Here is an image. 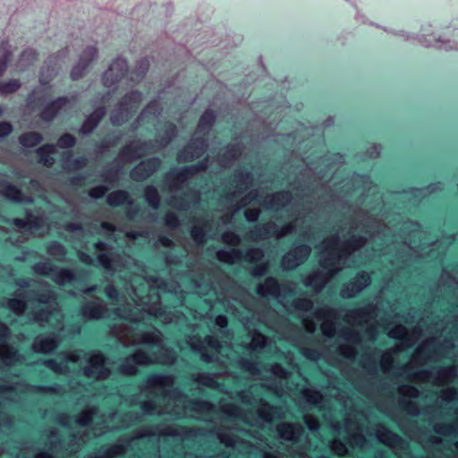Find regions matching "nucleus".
I'll list each match as a JSON object with an SVG mask.
<instances>
[{"label":"nucleus","instance_id":"28","mask_svg":"<svg viewBox=\"0 0 458 458\" xmlns=\"http://www.w3.org/2000/svg\"><path fill=\"white\" fill-rule=\"evenodd\" d=\"M98 56V48L96 46H89L87 47L80 55L79 61L72 67L71 72V78L73 81H77L82 78L90 64L93 60H95Z\"/></svg>","mask_w":458,"mask_h":458},{"label":"nucleus","instance_id":"47","mask_svg":"<svg viewBox=\"0 0 458 458\" xmlns=\"http://www.w3.org/2000/svg\"><path fill=\"white\" fill-rule=\"evenodd\" d=\"M191 379L203 386L212 389L223 390L222 385L216 380L214 374L207 372H196L191 374Z\"/></svg>","mask_w":458,"mask_h":458},{"label":"nucleus","instance_id":"8","mask_svg":"<svg viewBox=\"0 0 458 458\" xmlns=\"http://www.w3.org/2000/svg\"><path fill=\"white\" fill-rule=\"evenodd\" d=\"M216 114L213 110L208 109L200 116L195 135L190 142L178 152L177 161L180 163L190 162L200 157L208 148L206 136L209 133L214 123Z\"/></svg>","mask_w":458,"mask_h":458},{"label":"nucleus","instance_id":"23","mask_svg":"<svg viewBox=\"0 0 458 458\" xmlns=\"http://www.w3.org/2000/svg\"><path fill=\"white\" fill-rule=\"evenodd\" d=\"M311 247L307 243L294 246L282 258L281 265L284 270H293L303 264L311 253Z\"/></svg>","mask_w":458,"mask_h":458},{"label":"nucleus","instance_id":"7","mask_svg":"<svg viewBox=\"0 0 458 458\" xmlns=\"http://www.w3.org/2000/svg\"><path fill=\"white\" fill-rule=\"evenodd\" d=\"M253 183V174L246 168L234 171L229 182V187L225 194V200L233 208L231 217L242 208L252 203L259 197V191L252 190L243 196L240 203H234L235 199L244 193Z\"/></svg>","mask_w":458,"mask_h":458},{"label":"nucleus","instance_id":"31","mask_svg":"<svg viewBox=\"0 0 458 458\" xmlns=\"http://www.w3.org/2000/svg\"><path fill=\"white\" fill-rule=\"evenodd\" d=\"M23 385L25 386L26 389L34 394H57L62 390V386L55 383L52 385H33V384H28V383H21V382H16V383H11V384H3L0 385V392H13L19 389L20 386Z\"/></svg>","mask_w":458,"mask_h":458},{"label":"nucleus","instance_id":"57","mask_svg":"<svg viewBox=\"0 0 458 458\" xmlns=\"http://www.w3.org/2000/svg\"><path fill=\"white\" fill-rule=\"evenodd\" d=\"M322 248L321 255H327L329 251L342 250V242L340 234L335 233L329 237L326 238L320 244Z\"/></svg>","mask_w":458,"mask_h":458},{"label":"nucleus","instance_id":"24","mask_svg":"<svg viewBox=\"0 0 458 458\" xmlns=\"http://www.w3.org/2000/svg\"><path fill=\"white\" fill-rule=\"evenodd\" d=\"M128 62L118 56L112 61L108 69L103 74V84L106 88L115 87L128 73Z\"/></svg>","mask_w":458,"mask_h":458},{"label":"nucleus","instance_id":"29","mask_svg":"<svg viewBox=\"0 0 458 458\" xmlns=\"http://www.w3.org/2000/svg\"><path fill=\"white\" fill-rule=\"evenodd\" d=\"M68 47L62 49L56 55L49 56L45 66L40 72L39 81L43 86L48 84L54 76H55L61 67L60 62L67 56Z\"/></svg>","mask_w":458,"mask_h":458},{"label":"nucleus","instance_id":"12","mask_svg":"<svg viewBox=\"0 0 458 458\" xmlns=\"http://www.w3.org/2000/svg\"><path fill=\"white\" fill-rule=\"evenodd\" d=\"M209 166L208 158H205L200 162L183 166L181 168H174L165 175V182L167 185L168 191L171 192H178L183 189L187 181L199 172L206 171Z\"/></svg>","mask_w":458,"mask_h":458},{"label":"nucleus","instance_id":"40","mask_svg":"<svg viewBox=\"0 0 458 458\" xmlns=\"http://www.w3.org/2000/svg\"><path fill=\"white\" fill-rule=\"evenodd\" d=\"M458 377V369L455 365L440 367L436 371L433 383L437 386H445Z\"/></svg>","mask_w":458,"mask_h":458},{"label":"nucleus","instance_id":"4","mask_svg":"<svg viewBox=\"0 0 458 458\" xmlns=\"http://www.w3.org/2000/svg\"><path fill=\"white\" fill-rule=\"evenodd\" d=\"M163 395L174 401L175 405L169 412L175 419H196L213 423L216 406L209 401L190 398L178 388L165 389Z\"/></svg>","mask_w":458,"mask_h":458},{"label":"nucleus","instance_id":"39","mask_svg":"<svg viewBox=\"0 0 458 458\" xmlns=\"http://www.w3.org/2000/svg\"><path fill=\"white\" fill-rule=\"evenodd\" d=\"M71 99L67 97H61L48 104L40 113V119L45 122L52 121L61 110H63Z\"/></svg>","mask_w":458,"mask_h":458},{"label":"nucleus","instance_id":"45","mask_svg":"<svg viewBox=\"0 0 458 458\" xmlns=\"http://www.w3.org/2000/svg\"><path fill=\"white\" fill-rule=\"evenodd\" d=\"M51 280L59 286H64L75 282L77 280V276L72 269L55 266Z\"/></svg>","mask_w":458,"mask_h":458},{"label":"nucleus","instance_id":"53","mask_svg":"<svg viewBox=\"0 0 458 458\" xmlns=\"http://www.w3.org/2000/svg\"><path fill=\"white\" fill-rule=\"evenodd\" d=\"M140 409H141V411L144 415H148V416H152V415H158V416H162L164 414H169L170 415V411H165L163 408H161L157 401H155L154 399H148V400H145V401H142L140 402Z\"/></svg>","mask_w":458,"mask_h":458},{"label":"nucleus","instance_id":"14","mask_svg":"<svg viewBox=\"0 0 458 458\" xmlns=\"http://www.w3.org/2000/svg\"><path fill=\"white\" fill-rule=\"evenodd\" d=\"M216 256L220 262L228 265H234L242 261H245L250 264H257L263 260L265 252L259 247L250 248L246 250L233 248L230 250H218Z\"/></svg>","mask_w":458,"mask_h":458},{"label":"nucleus","instance_id":"44","mask_svg":"<svg viewBox=\"0 0 458 458\" xmlns=\"http://www.w3.org/2000/svg\"><path fill=\"white\" fill-rule=\"evenodd\" d=\"M242 154V148L238 144H231L218 156V164L221 168L229 167Z\"/></svg>","mask_w":458,"mask_h":458},{"label":"nucleus","instance_id":"43","mask_svg":"<svg viewBox=\"0 0 458 458\" xmlns=\"http://www.w3.org/2000/svg\"><path fill=\"white\" fill-rule=\"evenodd\" d=\"M48 438L49 448L47 450L39 451L33 458H55V451L62 447L63 441L55 429L49 431Z\"/></svg>","mask_w":458,"mask_h":458},{"label":"nucleus","instance_id":"60","mask_svg":"<svg viewBox=\"0 0 458 458\" xmlns=\"http://www.w3.org/2000/svg\"><path fill=\"white\" fill-rule=\"evenodd\" d=\"M148 59L146 57L140 59L136 64L134 71L131 72L130 76V81L135 83L140 82L146 75L147 72L148 71Z\"/></svg>","mask_w":458,"mask_h":458},{"label":"nucleus","instance_id":"3","mask_svg":"<svg viewBox=\"0 0 458 458\" xmlns=\"http://www.w3.org/2000/svg\"><path fill=\"white\" fill-rule=\"evenodd\" d=\"M208 434L215 435L219 442L226 447L236 448L240 443V437L226 430L224 427L215 426L208 429L201 427H162L161 425L146 426L144 428L135 429L130 437L123 438L122 442L128 444L129 447L131 443L144 438L171 437H177L184 441L195 440L198 437H205Z\"/></svg>","mask_w":458,"mask_h":458},{"label":"nucleus","instance_id":"36","mask_svg":"<svg viewBox=\"0 0 458 458\" xmlns=\"http://www.w3.org/2000/svg\"><path fill=\"white\" fill-rule=\"evenodd\" d=\"M283 286L274 276H267L263 283L257 285L256 293L262 298L272 297L280 299L282 297Z\"/></svg>","mask_w":458,"mask_h":458},{"label":"nucleus","instance_id":"59","mask_svg":"<svg viewBox=\"0 0 458 458\" xmlns=\"http://www.w3.org/2000/svg\"><path fill=\"white\" fill-rule=\"evenodd\" d=\"M394 355L395 351L394 349H387L382 352L379 366L383 373L389 374L394 367Z\"/></svg>","mask_w":458,"mask_h":458},{"label":"nucleus","instance_id":"13","mask_svg":"<svg viewBox=\"0 0 458 458\" xmlns=\"http://www.w3.org/2000/svg\"><path fill=\"white\" fill-rule=\"evenodd\" d=\"M377 306L374 303H369L363 307L349 310L344 317V320L348 323L355 322L360 326L367 325L365 332L369 341L376 342L377 339V328L376 325L369 322L377 317Z\"/></svg>","mask_w":458,"mask_h":458},{"label":"nucleus","instance_id":"6","mask_svg":"<svg viewBox=\"0 0 458 458\" xmlns=\"http://www.w3.org/2000/svg\"><path fill=\"white\" fill-rule=\"evenodd\" d=\"M144 280L148 285L146 294L140 293L131 284V287L133 288L132 299L136 305L149 316L159 318L165 323H173L174 314L163 306L161 297L157 293V290H166V281L159 276H144Z\"/></svg>","mask_w":458,"mask_h":458},{"label":"nucleus","instance_id":"11","mask_svg":"<svg viewBox=\"0 0 458 458\" xmlns=\"http://www.w3.org/2000/svg\"><path fill=\"white\" fill-rule=\"evenodd\" d=\"M318 263L321 269L312 271L302 280V284L311 288L315 293L322 292L326 285L343 270L339 266V258L335 254L321 255Z\"/></svg>","mask_w":458,"mask_h":458},{"label":"nucleus","instance_id":"18","mask_svg":"<svg viewBox=\"0 0 458 458\" xmlns=\"http://www.w3.org/2000/svg\"><path fill=\"white\" fill-rule=\"evenodd\" d=\"M88 353L82 349H76L71 352H61L62 360L55 359L40 360L37 364H42L57 375L68 376L71 374L69 363H80L81 359Z\"/></svg>","mask_w":458,"mask_h":458},{"label":"nucleus","instance_id":"33","mask_svg":"<svg viewBox=\"0 0 458 458\" xmlns=\"http://www.w3.org/2000/svg\"><path fill=\"white\" fill-rule=\"evenodd\" d=\"M0 195L18 204H32L34 201L31 196L24 194L21 189L7 181L0 182Z\"/></svg>","mask_w":458,"mask_h":458},{"label":"nucleus","instance_id":"21","mask_svg":"<svg viewBox=\"0 0 458 458\" xmlns=\"http://www.w3.org/2000/svg\"><path fill=\"white\" fill-rule=\"evenodd\" d=\"M311 247L307 243L294 246L282 258L281 265L284 270H293L303 264L311 253Z\"/></svg>","mask_w":458,"mask_h":458},{"label":"nucleus","instance_id":"17","mask_svg":"<svg viewBox=\"0 0 458 458\" xmlns=\"http://www.w3.org/2000/svg\"><path fill=\"white\" fill-rule=\"evenodd\" d=\"M367 243L368 236L352 234L351 237L342 242V250L329 251L328 254H335L338 256L339 266L342 267V269L344 267H355L357 263L353 255Z\"/></svg>","mask_w":458,"mask_h":458},{"label":"nucleus","instance_id":"41","mask_svg":"<svg viewBox=\"0 0 458 458\" xmlns=\"http://www.w3.org/2000/svg\"><path fill=\"white\" fill-rule=\"evenodd\" d=\"M274 227H277L275 222L257 225L248 233V237L253 242L269 239L273 237Z\"/></svg>","mask_w":458,"mask_h":458},{"label":"nucleus","instance_id":"50","mask_svg":"<svg viewBox=\"0 0 458 458\" xmlns=\"http://www.w3.org/2000/svg\"><path fill=\"white\" fill-rule=\"evenodd\" d=\"M142 421V415L137 411H128L123 413L119 418V425L114 427L112 430L125 429Z\"/></svg>","mask_w":458,"mask_h":458},{"label":"nucleus","instance_id":"51","mask_svg":"<svg viewBox=\"0 0 458 458\" xmlns=\"http://www.w3.org/2000/svg\"><path fill=\"white\" fill-rule=\"evenodd\" d=\"M120 255H109L106 253H100L98 256V264L106 271L111 274L115 273L120 267Z\"/></svg>","mask_w":458,"mask_h":458},{"label":"nucleus","instance_id":"26","mask_svg":"<svg viewBox=\"0 0 458 458\" xmlns=\"http://www.w3.org/2000/svg\"><path fill=\"white\" fill-rule=\"evenodd\" d=\"M371 284V276L366 271H360L354 278L343 284L340 295L344 299H352Z\"/></svg>","mask_w":458,"mask_h":458},{"label":"nucleus","instance_id":"15","mask_svg":"<svg viewBox=\"0 0 458 458\" xmlns=\"http://www.w3.org/2000/svg\"><path fill=\"white\" fill-rule=\"evenodd\" d=\"M10 335L9 327L0 320V370L17 363H24L26 360L25 356L8 343Z\"/></svg>","mask_w":458,"mask_h":458},{"label":"nucleus","instance_id":"1","mask_svg":"<svg viewBox=\"0 0 458 458\" xmlns=\"http://www.w3.org/2000/svg\"><path fill=\"white\" fill-rule=\"evenodd\" d=\"M130 345L147 344L155 346L158 352L148 353L147 351L140 348L132 353L121 358L118 361L117 370L120 374L133 377L139 374V367H148L151 365L171 366L175 363L178 358L177 351L166 346L164 341L162 332L157 327L149 330L140 331L128 342Z\"/></svg>","mask_w":458,"mask_h":458},{"label":"nucleus","instance_id":"63","mask_svg":"<svg viewBox=\"0 0 458 458\" xmlns=\"http://www.w3.org/2000/svg\"><path fill=\"white\" fill-rule=\"evenodd\" d=\"M42 135L37 131H29L19 137V142L25 148H32L42 141Z\"/></svg>","mask_w":458,"mask_h":458},{"label":"nucleus","instance_id":"20","mask_svg":"<svg viewBox=\"0 0 458 458\" xmlns=\"http://www.w3.org/2000/svg\"><path fill=\"white\" fill-rule=\"evenodd\" d=\"M339 336L346 343L338 346V353L344 359L354 360L358 354V346L362 344L363 337L361 333L355 328L343 327L339 331Z\"/></svg>","mask_w":458,"mask_h":458},{"label":"nucleus","instance_id":"22","mask_svg":"<svg viewBox=\"0 0 458 458\" xmlns=\"http://www.w3.org/2000/svg\"><path fill=\"white\" fill-rule=\"evenodd\" d=\"M311 247L307 243L294 246L282 258L281 265L284 270H293L303 264L311 253Z\"/></svg>","mask_w":458,"mask_h":458},{"label":"nucleus","instance_id":"32","mask_svg":"<svg viewBox=\"0 0 458 458\" xmlns=\"http://www.w3.org/2000/svg\"><path fill=\"white\" fill-rule=\"evenodd\" d=\"M161 165V159L151 157L137 165L130 173L133 181L142 182L150 177Z\"/></svg>","mask_w":458,"mask_h":458},{"label":"nucleus","instance_id":"2","mask_svg":"<svg viewBox=\"0 0 458 458\" xmlns=\"http://www.w3.org/2000/svg\"><path fill=\"white\" fill-rule=\"evenodd\" d=\"M41 289H30L29 291L16 292L18 298H6L1 302V306L7 308L16 316L24 315L28 302H37L45 305L30 312L32 322L41 327H47L55 314H60V307L57 302V293L47 282H44Z\"/></svg>","mask_w":458,"mask_h":458},{"label":"nucleus","instance_id":"38","mask_svg":"<svg viewBox=\"0 0 458 458\" xmlns=\"http://www.w3.org/2000/svg\"><path fill=\"white\" fill-rule=\"evenodd\" d=\"M437 343L436 337H430L424 340L415 350L414 357L418 360L420 365H426L433 360L436 355L435 346Z\"/></svg>","mask_w":458,"mask_h":458},{"label":"nucleus","instance_id":"30","mask_svg":"<svg viewBox=\"0 0 458 458\" xmlns=\"http://www.w3.org/2000/svg\"><path fill=\"white\" fill-rule=\"evenodd\" d=\"M276 432L281 440L298 444L304 434V428L299 423L283 421L276 426Z\"/></svg>","mask_w":458,"mask_h":458},{"label":"nucleus","instance_id":"27","mask_svg":"<svg viewBox=\"0 0 458 458\" xmlns=\"http://www.w3.org/2000/svg\"><path fill=\"white\" fill-rule=\"evenodd\" d=\"M375 436L379 443L394 450L402 451L406 447V443L403 438L383 424L377 425Z\"/></svg>","mask_w":458,"mask_h":458},{"label":"nucleus","instance_id":"55","mask_svg":"<svg viewBox=\"0 0 458 458\" xmlns=\"http://www.w3.org/2000/svg\"><path fill=\"white\" fill-rule=\"evenodd\" d=\"M128 451V444L122 441L112 445L104 450L102 454L95 455L91 458H114L115 456L124 455Z\"/></svg>","mask_w":458,"mask_h":458},{"label":"nucleus","instance_id":"48","mask_svg":"<svg viewBox=\"0 0 458 458\" xmlns=\"http://www.w3.org/2000/svg\"><path fill=\"white\" fill-rule=\"evenodd\" d=\"M235 364L242 371L247 372L253 377H259L261 375L260 361L258 360H251L245 357H237L235 360Z\"/></svg>","mask_w":458,"mask_h":458},{"label":"nucleus","instance_id":"61","mask_svg":"<svg viewBox=\"0 0 458 458\" xmlns=\"http://www.w3.org/2000/svg\"><path fill=\"white\" fill-rule=\"evenodd\" d=\"M47 252L57 261H64L67 254L66 248L57 241H52L47 245Z\"/></svg>","mask_w":458,"mask_h":458},{"label":"nucleus","instance_id":"37","mask_svg":"<svg viewBox=\"0 0 458 458\" xmlns=\"http://www.w3.org/2000/svg\"><path fill=\"white\" fill-rule=\"evenodd\" d=\"M174 381L175 377L172 374L153 373L140 386V389L141 392H145L155 387H172Z\"/></svg>","mask_w":458,"mask_h":458},{"label":"nucleus","instance_id":"25","mask_svg":"<svg viewBox=\"0 0 458 458\" xmlns=\"http://www.w3.org/2000/svg\"><path fill=\"white\" fill-rule=\"evenodd\" d=\"M108 311L105 301L100 297L94 296L81 305L80 314L86 320H101L107 317Z\"/></svg>","mask_w":458,"mask_h":458},{"label":"nucleus","instance_id":"10","mask_svg":"<svg viewBox=\"0 0 458 458\" xmlns=\"http://www.w3.org/2000/svg\"><path fill=\"white\" fill-rule=\"evenodd\" d=\"M187 344L205 363H216L224 369H227L228 364L232 363L228 357L226 359L221 357L222 342L213 335H208L205 337L197 335H189Z\"/></svg>","mask_w":458,"mask_h":458},{"label":"nucleus","instance_id":"54","mask_svg":"<svg viewBox=\"0 0 458 458\" xmlns=\"http://www.w3.org/2000/svg\"><path fill=\"white\" fill-rule=\"evenodd\" d=\"M13 224L20 230L16 232V236H11L9 238L10 242L13 245H20L23 243L27 240V236H25L24 233L27 232L28 222L27 219L23 218H14L13 220Z\"/></svg>","mask_w":458,"mask_h":458},{"label":"nucleus","instance_id":"19","mask_svg":"<svg viewBox=\"0 0 458 458\" xmlns=\"http://www.w3.org/2000/svg\"><path fill=\"white\" fill-rule=\"evenodd\" d=\"M87 361L88 365L81 369L84 377L99 381L110 377L111 369L106 366V357L100 351L92 352Z\"/></svg>","mask_w":458,"mask_h":458},{"label":"nucleus","instance_id":"34","mask_svg":"<svg viewBox=\"0 0 458 458\" xmlns=\"http://www.w3.org/2000/svg\"><path fill=\"white\" fill-rule=\"evenodd\" d=\"M293 200V194L289 191H281L267 195L262 205L267 210L278 211L287 207Z\"/></svg>","mask_w":458,"mask_h":458},{"label":"nucleus","instance_id":"64","mask_svg":"<svg viewBox=\"0 0 458 458\" xmlns=\"http://www.w3.org/2000/svg\"><path fill=\"white\" fill-rule=\"evenodd\" d=\"M88 438H89V436L86 431L81 432V431L78 430V431L72 432L70 435V443H69L71 451L74 452V453L77 452L81 447V445H83L84 444L87 443Z\"/></svg>","mask_w":458,"mask_h":458},{"label":"nucleus","instance_id":"9","mask_svg":"<svg viewBox=\"0 0 458 458\" xmlns=\"http://www.w3.org/2000/svg\"><path fill=\"white\" fill-rule=\"evenodd\" d=\"M176 126L174 123H168L162 136L155 140L131 141L120 150L119 157L126 162H131L146 155L155 153L169 145L176 136Z\"/></svg>","mask_w":458,"mask_h":458},{"label":"nucleus","instance_id":"56","mask_svg":"<svg viewBox=\"0 0 458 458\" xmlns=\"http://www.w3.org/2000/svg\"><path fill=\"white\" fill-rule=\"evenodd\" d=\"M420 329L419 327H414L413 333L411 334V333H410V331L407 329L406 327L399 324V325H395L394 327H393L387 332V335H388V337L394 339V340H402V339L412 337V336H414L413 335L414 334H420Z\"/></svg>","mask_w":458,"mask_h":458},{"label":"nucleus","instance_id":"62","mask_svg":"<svg viewBox=\"0 0 458 458\" xmlns=\"http://www.w3.org/2000/svg\"><path fill=\"white\" fill-rule=\"evenodd\" d=\"M297 219L291 221L283 226L274 227L273 237L277 240L283 239L289 234L295 233L297 231Z\"/></svg>","mask_w":458,"mask_h":458},{"label":"nucleus","instance_id":"42","mask_svg":"<svg viewBox=\"0 0 458 458\" xmlns=\"http://www.w3.org/2000/svg\"><path fill=\"white\" fill-rule=\"evenodd\" d=\"M106 113L105 106L98 107L92 114H90L84 121L81 127V133L83 135L90 134L94 129L98 125L102 118Z\"/></svg>","mask_w":458,"mask_h":458},{"label":"nucleus","instance_id":"5","mask_svg":"<svg viewBox=\"0 0 458 458\" xmlns=\"http://www.w3.org/2000/svg\"><path fill=\"white\" fill-rule=\"evenodd\" d=\"M263 391H270L281 395L284 387L281 383L269 382L251 385L248 388L237 391V398L246 405L256 409L258 417L267 423H271L275 419L281 418V411L277 406L269 403L263 396Z\"/></svg>","mask_w":458,"mask_h":458},{"label":"nucleus","instance_id":"52","mask_svg":"<svg viewBox=\"0 0 458 458\" xmlns=\"http://www.w3.org/2000/svg\"><path fill=\"white\" fill-rule=\"evenodd\" d=\"M433 431L438 436L458 437V424L437 422L433 425Z\"/></svg>","mask_w":458,"mask_h":458},{"label":"nucleus","instance_id":"49","mask_svg":"<svg viewBox=\"0 0 458 458\" xmlns=\"http://www.w3.org/2000/svg\"><path fill=\"white\" fill-rule=\"evenodd\" d=\"M56 152V145L48 143L37 149L38 163L50 167L55 164L54 155Z\"/></svg>","mask_w":458,"mask_h":458},{"label":"nucleus","instance_id":"58","mask_svg":"<svg viewBox=\"0 0 458 458\" xmlns=\"http://www.w3.org/2000/svg\"><path fill=\"white\" fill-rule=\"evenodd\" d=\"M144 198L148 205L154 210H157L160 208L161 198L154 185L146 186L144 189Z\"/></svg>","mask_w":458,"mask_h":458},{"label":"nucleus","instance_id":"46","mask_svg":"<svg viewBox=\"0 0 458 458\" xmlns=\"http://www.w3.org/2000/svg\"><path fill=\"white\" fill-rule=\"evenodd\" d=\"M106 203L110 207H121L123 205H127L129 207H132L133 199L131 198L128 191L124 190H116L110 192L106 196Z\"/></svg>","mask_w":458,"mask_h":458},{"label":"nucleus","instance_id":"16","mask_svg":"<svg viewBox=\"0 0 458 458\" xmlns=\"http://www.w3.org/2000/svg\"><path fill=\"white\" fill-rule=\"evenodd\" d=\"M142 101V93L137 90L125 95L113 110L110 121L114 125H121L137 111Z\"/></svg>","mask_w":458,"mask_h":458},{"label":"nucleus","instance_id":"35","mask_svg":"<svg viewBox=\"0 0 458 458\" xmlns=\"http://www.w3.org/2000/svg\"><path fill=\"white\" fill-rule=\"evenodd\" d=\"M60 344V339L55 334L39 335L32 344V350L37 353H52Z\"/></svg>","mask_w":458,"mask_h":458}]
</instances>
